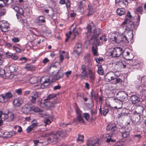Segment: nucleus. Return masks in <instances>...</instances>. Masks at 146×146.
<instances>
[{"instance_id":"49","label":"nucleus","mask_w":146,"mask_h":146,"mask_svg":"<svg viewBox=\"0 0 146 146\" xmlns=\"http://www.w3.org/2000/svg\"><path fill=\"white\" fill-rule=\"evenodd\" d=\"M123 36H125V38H126V40H125V38H123L122 39V42H124L126 43H128L129 42L128 40V37H127V35H123Z\"/></svg>"},{"instance_id":"29","label":"nucleus","mask_w":146,"mask_h":146,"mask_svg":"<svg viewBox=\"0 0 146 146\" xmlns=\"http://www.w3.org/2000/svg\"><path fill=\"white\" fill-rule=\"evenodd\" d=\"M98 48L96 46H93L92 47V50L94 56H97L98 54L97 53Z\"/></svg>"},{"instance_id":"34","label":"nucleus","mask_w":146,"mask_h":146,"mask_svg":"<svg viewBox=\"0 0 146 146\" xmlns=\"http://www.w3.org/2000/svg\"><path fill=\"white\" fill-rule=\"evenodd\" d=\"M84 136L83 135H78V137L77 139L78 142H80L82 143L84 141Z\"/></svg>"},{"instance_id":"60","label":"nucleus","mask_w":146,"mask_h":146,"mask_svg":"<svg viewBox=\"0 0 146 146\" xmlns=\"http://www.w3.org/2000/svg\"><path fill=\"white\" fill-rule=\"evenodd\" d=\"M71 32H69V34H66V36H67V38H66V39L65 40V41L66 42H67L68 41V38L70 37V36L71 35Z\"/></svg>"},{"instance_id":"11","label":"nucleus","mask_w":146,"mask_h":146,"mask_svg":"<svg viewBox=\"0 0 146 146\" xmlns=\"http://www.w3.org/2000/svg\"><path fill=\"white\" fill-rule=\"evenodd\" d=\"M99 141V140L97 139L93 140L88 139L87 140L86 145L87 146H98Z\"/></svg>"},{"instance_id":"59","label":"nucleus","mask_w":146,"mask_h":146,"mask_svg":"<svg viewBox=\"0 0 146 146\" xmlns=\"http://www.w3.org/2000/svg\"><path fill=\"white\" fill-rule=\"evenodd\" d=\"M66 124L64 123H60V126L62 127H66V126H67L68 124Z\"/></svg>"},{"instance_id":"53","label":"nucleus","mask_w":146,"mask_h":146,"mask_svg":"<svg viewBox=\"0 0 146 146\" xmlns=\"http://www.w3.org/2000/svg\"><path fill=\"white\" fill-rule=\"evenodd\" d=\"M12 41L16 43L19 41V39L18 38L15 37L12 38Z\"/></svg>"},{"instance_id":"61","label":"nucleus","mask_w":146,"mask_h":146,"mask_svg":"<svg viewBox=\"0 0 146 146\" xmlns=\"http://www.w3.org/2000/svg\"><path fill=\"white\" fill-rule=\"evenodd\" d=\"M61 88V86L59 85H57L54 86L53 88V89L54 90H57L58 89H59Z\"/></svg>"},{"instance_id":"46","label":"nucleus","mask_w":146,"mask_h":146,"mask_svg":"<svg viewBox=\"0 0 146 146\" xmlns=\"http://www.w3.org/2000/svg\"><path fill=\"white\" fill-rule=\"evenodd\" d=\"M13 54L9 52H7L5 54L7 57L8 58H10L11 57Z\"/></svg>"},{"instance_id":"63","label":"nucleus","mask_w":146,"mask_h":146,"mask_svg":"<svg viewBox=\"0 0 146 146\" xmlns=\"http://www.w3.org/2000/svg\"><path fill=\"white\" fill-rule=\"evenodd\" d=\"M82 69V71H86V66L84 65H83L82 66L81 68Z\"/></svg>"},{"instance_id":"4","label":"nucleus","mask_w":146,"mask_h":146,"mask_svg":"<svg viewBox=\"0 0 146 146\" xmlns=\"http://www.w3.org/2000/svg\"><path fill=\"white\" fill-rule=\"evenodd\" d=\"M135 83L138 84V86L139 88L140 87H142L146 85V76H144L141 78L140 76H138Z\"/></svg>"},{"instance_id":"9","label":"nucleus","mask_w":146,"mask_h":146,"mask_svg":"<svg viewBox=\"0 0 146 146\" xmlns=\"http://www.w3.org/2000/svg\"><path fill=\"white\" fill-rule=\"evenodd\" d=\"M82 50L81 44L80 43H77L76 44L74 48L73 51V54L76 56H78L80 54Z\"/></svg>"},{"instance_id":"24","label":"nucleus","mask_w":146,"mask_h":146,"mask_svg":"<svg viewBox=\"0 0 146 146\" xmlns=\"http://www.w3.org/2000/svg\"><path fill=\"white\" fill-rule=\"evenodd\" d=\"M21 110L25 114H30L32 113V112H31V107L29 108L26 106H23Z\"/></svg>"},{"instance_id":"41","label":"nucleus","mask_w":146,"mask_h":146,"mask_svg":"<svg viewBox=\"0 0 146 146\" xmlns=\"http://www.w3.org/2000/svg\"><path fill=\"white\" fill-rule=\"evenodd\" d=\"M38 125V123L36 120L33 121V122L32 123V125H31L33 128L37 126Z\"/></svg>"},{"instance_id":"55","label":"nucleus","mask_w":146,"mask_h":146,"mask_svg":"<svg viewBox=\"0 0 146 146\" xmlns=\"http://www.w3.org/2000/svg\"><path fill=\"white\" fill-rule=\"evenodd\" d=\"M11 58L14 60H16L18 59V57L17 56L13 54Z\"/></svg>"},{"instance_id":"36","label":"nucleus","mask_w":146,"mask_h":146,"mask_svg":"<svg viewBox=\"0 0 146 146\" xmlns=\"http://www.w3.org/2000/svg\"><path fill=\"white\" fill-rule=\"evenodd\" d=\"M56 95L55 94H50L49 95L47 98L44 99V100H49L53 98L56 96Z\"/></svg>"},{"instance_id":"45","label":"nucleus","mask_w":146,"mask_h":146,"mask_svg":"<svg viewBox=\"0 0 146 146\" xmlns=\"http://www.w3.org/2000/svg\"><path fill=\"white\" fill-rule=\"evenodd\" d=\"M84 118L86 120H88L89 118V115L88 113H85L83 114Z\"/></svg>"},{"instance_id":"21","label":"nucleus","mask_w":146,"mask_h":146,"mask_svg":"<svg viewBox=\"0 0 146 146\" xmlns=\"http://www.w3.org/2000/svg\"><path fill=\"white\" fill-rule=\"evenodd\" d=\"M13 0H0V8L5 6L6 4L9 5L13 3Z\"/></svg>"},{"instance_id":"27","label":"nucleus","mask_w":146,"mask_h":146,"mask_svg":"<svg viewBox=\"0 0 146 146\" xmlns=\"http://www.w3.org/2000/svg\"><path fill=\"white\" fill-rule=\"evenodd\" d=\"M17 69L18 68L17 66L15 64L11 65L9 68V70L11 73L15 72Z\"/></svg>"},{"instance_id":"57","label":"nucleus","mask_w":146,"mask_h":146,"mask_svg":"<svg viewBox=\"0 0 146 146\" xmlns=\"http://www.w3.org/2000/svg\"><path fill=\"white\" fill-rule=\"evenodd\" d=\"M130 53L128 52L127 51L124 53V56L126 57V58L127 59L128 57L129 56Z\"/></svg>"},{"instance_id":"33","label":"nucleus","mask_w":146,"mask_h":146,"mask_svg":"<svg viewBox=\"0 0 146 146\" xmlns=\"http://www.w3.org/2000/svg\"><path fill=\"white\" fill-rule=\"evenodd\" d=\"M143 11V9L141 6H139L135 9L136 12L138 14H141Z\"/></svg>"},{"instance_id":"52","label":"nucleus","mask_w":146,"mask_h":146,"mask_svg":"<svg viewBox=\"0 0 146 146\" xmlns=\"http://www.w3.org/2000/svg\"><path fill=\"white\" fill-rule=\"evenodd\" d=\"M5 97L3 96H0V102H5Z\"/></svg>"},{"instance_id":"58","label":"nucleus","mask_w":146,"mask_h":146,"mask_svg":"<svg viewBox=\"0 0 146 146\" xmlns=\"http://www.w3.org/2000/svg\"><path fill=\"white\" fill-rule=\"evenodd\" d=\"M71 73L72 72L71 71H69L66 72L65 73V74L67 77H68L71 74Z\"/></svg>"},{"instance_id":"13","label":"nucleus","mask_w":146,"mask_h":146,"mask_svg":"<svg viewBox=\"0 0 146 146\" xmlns=\"http://www.w3.org/2000/svg\"><path fill=\"white\" fill-rule=\"evenodd\" d=\"M121 133L122 137L124 138L127 137L129 134V131L128 129L126 128H122L119 130Z\"/></svg>"},{"instance_id":"25","label":"nucleus","mask_w":146,"mask_h":146,"mask_svg":"<svg viewBox=\"0 0 146 146\" xmlns=\"http://www.w3.org/2000/svg\"><path fill=\"white\" fill-rule=\"evenodd\" d=\"M131 101L133 104H137L140 101V99L136 95H133L131 97Z\"/></svg>"},{"instance_id":"17","label":"nucleus","mask_w":146,"mask_h":146,"mask_svg":"<svg viewBox=\"0 0 146 146\" xmlns=\"http://www.w3.org/2000/svg\"><path fill=\"white\" fill-rule=\"evenodd\" d=\"M88 75L90 81H93L95 79V72L92 70L89 69L88 70Z\"/></svg>"},{"instance_id":"7","label":"nucleus","mask_w":146,"mask_h":146,"mask_svg":"<svg viewBox=\"0 0 146 146\" xmlns=\"http://www.w3.org/2000/svg\"><path fill=\"white\" fill-rule=\"evenodd\" d=\"M122 53V49L121 48L116 47L114 49L111 55L113 57H117L119 56Z\"/></svg>"},{"instance_id":"47","label":"nucleus","mask_w":146,"mask_h":146,"mask_svg":"<svg viewBox=\"0 0 146 146\" xmlns=\"http://www.w3.org/2000/svg\"><path fill=\"white\" fill-rule=\"evenodd\" d=\"M15 92L19 95H20L22 94V90L20 88L16 90Z\"/></svg>"},{"instance_id":"22","label":"nucleus","mask_w":146,"mask_h":146,"mask_svg":"<svg viewBox=\"0 0 146 146\" xmlns=\"http://www.w3.org/2000/svg\"><path fill=\"white\" fill-rule=\"evenodd\" d=\"M107 40V38L106 37V36L105 35H103L100 37V41H99V42H98L97 40L96 41L94 42L93 43L95 44H97L98 45H101L102 44V42H106Z\"/></svg>"},{"instance_id":"32","label":"nucleus","mask_w":146,"mask_h":146,"mask_svg":"<svg viewBox=\"0 0 146 146\" xmlns=\"http://www.w3.org/2000/svg\"><path fill=\"white\" fill-rule=\"evenodd\" d=\"M12 96V94L10 92L7 93L4 96L5 101H7L9 100Z\"/></svg>"},{"instance_id":"35","label":"nucleus","mask_w":146,"mask_h":146,"mask_svg":"<svg viewBox=\"0 0 146 146\" xmlns=\"http://www.w3.org/2000/svg\"><path fill=\"white\" fill-rule=\"evenodd\" d=\"M31 107V112L34 111L35 112H37L40 111V109L39 108L35 106H33Z\"/></svg>"},{"instance_id":"37","label":"nucleus","mask_w":146,"mask_h":146,"mask_svg":"<svg viewBox=\"0 0 146 146\" xmlns=\"http://www.w3.org/2000/svg\"><path fill=\"white\" fill-rule=\"evenodd\" d=\"M91 97H94L95 99H97L98 98V94L92 91L91 92Z\"/></svg>"},{"instance_id":"23","label":"nucleus","mask_w":146,"mask_h":146,"mask_svg":"<svg viewBox=\"0 0 146 146\" xmlns=\"http://www.w3.org/2000/svg\"><path fill=\"white\" fill-rule=\"evenodd\" d=\"M11 7L18 13H19L21 15H23L24 11L22 8L19 7L18 6H16L15 7L12 6Z\"/></svg>"},{"instance_id":"20","label":"nucleus","mask_w":146,"mask_h":146,"mask_svg":"<svg viewBox=\"0 0 146 146\" xmlns=\"http://www.w3.org/2000/svg\"><path fill=\"white\" fill-rule=\"evenodd\" d=\"M41 77L39 76H33L31 77L29 80V82L31 84H34L40 82Z\"/></svg>"},{"instance_id":"14","label":"nucleus","mask_w":146,"mask_h":146,"mask_svg":"<svg viewBox=\"0 0 146 146\" xmlns=\"http://www.w3.org/2000/svg\"><path fill=\"white\" fill-rule=\"evenodd\" d=\"M123 38H125V40L126 39L125 36H123V35H121L118 36H115L113 38H112V40L115 41L116 43H119L122 42Z\"/></svg>"},{"instance_id":"42","label":"nucleus","mask_w":146,"mask_h":146,"mask_svg":"<svg viewBox=\"0 0 146 146\" xmlns=\"http://www.w3.org/2000/svg\"><path fill=\"white\" fill-rule=\"evenodd\" d=\"M51 121L50 120V119H46L45 120V121H44V123L45 124V126H46V125H48L50 123H51Z\"/></svg>"},{"instance_id":"43","label":"nucleus","mask_w":146,"mask_h":146,"mask_svg":"<svg viewBox=\"0 0 146 146\" xmlns=\"http://www.w3.org/2000/svg\"><path fill=\"white\" fill-rule=\"evenodd\" d=\"M45 105L50 107L54 106V104L52 103H50V102H46L44 103Z\"/></svg>"},{"instance_id":"30","label":"nucleus","mask_w":146,"mask_h":146,"mask_svg":"<svg viewBox=\"0 0 146 146\" xmlns=\"http://www.w3.org/2000/svg\"><path fill=\"white\" fill-rule=\"evenodd\" d=\"M117 13L119 15L121 16L125 13V11L124 9H119L117 10Z\"/></svg>"},{"instance_id":"40","label":"nucleus","mask_w":146,"mask_h":146,"mask_svg":"<svg viewBox=\"0 0 146 146\" xmlns=\"http://www.w3.org/2000/svg\"><path fill=\"white\" fill-rule=\"evenodd\" d=\"M59 58L60 62V63L62 62L64 59V55L61 54H59Z\"/></svg>"},{"instance_id":"16","label":"nucleus","mask_w":146,"mask_h":146,"mask_svg":"<svg viewBox=\"0 0 146 146\" xmlns=\"http://www.w3.org/2000/svg\"><path fill=\"white\" fill-rule=\"evenodd\" d=\"M106 129L107 131H111L113 132L117 130V127L115 123H110L107 125Z\"/></svg>"},{"instance_id":"15","label":"nucleus","mask_w":146,"mask_h":146,"mask_svg":"<svg viewBox=\"0 0 146 146\" xmlns=\"http://www.w3.org/2000/svg\"><path fill=\"white\" fill-rule=\"evenodd\" d=\"M9 28V24L6 21H3L0 25V28L3 32H7Z\"/></svg>"},{"instance_id":"3","label":"nucleus","mask_w":146,"mask_h":146,"mask_svg":"<svg viewBox=\"0 0 146 146\" xmlns=\"http://www.w3.org/2000/svg\"><path fill=\"white\" fill-rule=\"evenodd\" d=\"M95 27L92 22L90 24L88 25L86 27V29L87 30V35H89L91 33V31L92 29L94 30L93 36L91 38L90 41L91 43L93 41H94V42L96 41V37L98 36L100 33V29H95Z\"/></svg>"},{"instance_id":"5","label":"nucleus","mask_w":146,"mask_h":146,"mask_svg":"<svg viewBox=\"0 0 146 146\" xmlns=\"http://www.w3.org/2000/svg\"><path fill=\"white\" fill-rule=\"evenodd\" d=\"M116 76L115 72H110L108 73L105 76V78L106 81L110 82L114 80L116 78Z\"/></svg>"},{"instance_id":"48","label":"nucleus","mask_w":146,"mask_h":146,"mask_svg":"<svg viewBox=\"0 0 146 146\" xmlns=\"http://www.w3.org/2000/svg\"><path fill=\"white\" fill-rule=\"evenodd\" d=\"M82 76H84L85 77H87L88 74L86 71H82L81 73Z\"/></svg>"},{"instance_id":"6","label":"nucleus","mask_w":146,"mask_h":146,"mask_svg":"<svg viewBox=\"0 0 146 146\" xmlns=\"http://www.w3.org/2000/svg\"><path fill=\"white\" fill-rule=\"evenodd\" d=\"M50 79L48 77H43L42 78H41V79L40 82L43 81V83L41 84L40 85H36V86L38 87L37 88H36V89H39V88H44L45 87V84L48 83L50 81Z\"/></svg>"},{"instance_id":"64","label":"nucleus","mask_w":146,"mask_h":146,"mask_svg":"<svg viewBox=\"0 0 146 146\" xmlns=\"http://www.w3.org/2000/svg\"><path fill=\"white\" fill-rule=\"evenodd\" d=\"M115 79H116V80H117L116 81H117V83H119L120 82H121L122 81V80L119 78H116Z\"/></svg>"},{"instance_id":"31","label":"nucleus","mask_w":146,"mask_h":146,"mask_svg":"<svg viewBox=\"0 0 146 146\" xmlns=\"http://www.w3.org/2000/svg\"><path fill=\"white\" fill-rule=\"evenodd\" d=\"M33 95L30 96L29 97V99H30L31 97L34 98L35 99H36L39 97L40 94L37 92H33Z\"/></svg>"},{"instance_id":"62","label":"nucleus","mask_w":146,"mask_h":146,"mask_svg":"<svg viewBox=\"0 0 146 146\" xmlns=\"http://www.w3.org/2000/svg\"><path fill=\"white\" fill-rule=\"evenodd\" d=\"M48 61L49 60L48 58H45L43 60L42 62L43 63L45 64L48 62Z\"/></svg>"},{"instance_id":"51","label":"nucleus","mask_w":146,"mask_h":146,"mask_svg":"<svg viewBox=\"0 0 146 146\" xmlns=\"http://www.w3.org/2000/svg\"><path fill=\"white\" fill-rule=\"evenodd\" d=\"M109 111V110L108 109H105L103 110V114L105 116Z\"/></svg>"},{"instance_id":"38","label":"nucleus","mask_w":146,"mask_h":146,"mask_svg":"<svg viewBox=\"0 0 146 146\" xmlns=\"http://www.w3.org/2000/svg\"><path fill=\"white\" fill-rule=\"evenodd\" d=\"M95 60L98 64H99L100 62L102 61L103 60V58L101 57L98 58L97 57L95 58Z\"/></svg>"},{"instance_id":"50","label":"nucleus","mask_w":146,"mask_h":146,"mask_svg":"<svg viewBox=\"0 0 146 146\" xmlns=\"http://www.w3.org/2000/svg\"><path fill=\"white\" fill-rule=\"evenodd\" d=\"M2 56L3 55L0 54V65H2L3 62L4 61Z\"/></svg>"},{"instance_id":"56","label":"nucleus","mask_w":146,"mask_h":146,"mask_svg":"<svg viewBox=\"0 0 146 146\" xmlns=\"http://www.w3.org/2000/svg\"><path fill=\"white\" fill-rule=\"evenodd\" d=\"M76 111L78 114V115H81V111L77 107L76 108Z\"/></svg>"},{"instance_id":"28","label":"nucleus","mask_w":146,"mask_h":146,"mask_svg":"<svg viewBox=\"0 0 146 146\" xmlns=\"http://www.w3.org/2000/svg\"><path fill=\"white\" fill-rule=\"evenodd\" d=\"M98 67V68L97 71V73L100 75H103L104 74V71L102 68L101 66H100L98 64L96 65Z\"/></svg>"},{"instance_id":"2","label":"nucleus","mask_w":146,"mask_h":146,"mask_svg":"<svg viewBox=\"0 0 146 146\" xmlns=\"http://www.w3.org/2000/svg\"><path fill=\"white\" fill-rule=\"evenodd\" d=\"M66 135L65 131L63 130L58 131L55 134H53L52 132H50L48 134H46L45 136H47L49 135L50 137L48 139V141H50L53 144L57 143L61 138L65 136Z\"/></svg>"},{"instance_id":"19","label":"nucleus","mask_w":146,"mask_h":146,"mask_svg":"<svg viewBox=\"0 0 146 146\" xmlns=\"http://www.w3.org/2000/svg\"><path fill=\"white\" fill-rule=\"evenodd\" d=\"M84 59L85 63H88L89 66H92V64L90 57V54L89 53H87L85 54Z\"/></svg>"},{"instance_id":"18","label":"nucleus","mask_w":146,"mask_h":146,"mask_svg":"<svg viewBox=\"0 0 146 146\" xmlns=\"http://www.w3.org/2000/svg\"><path fill=\"white\" fill-rule=\"evenodd\" d=\"M23 102L22 99L20 98H18L14 100L13 104L15 107H18L21 105Z\"/></svg>"},{"instance_id":"10","label":"nucleus","mask_w":146,"mask_h":146,"mask_svg":"<svg viewBox=\"0 0 146 146\" xmlns=\"http://www.w3.org/2000/svg\"><path fill=\"white\" fill-rule=\"evenodd\" d=\"M34 22L38 25H41L42 23L45 22V18L43 16H39L36 18Z\"/></svg>"},{"instance_id":"39","label":"nucleus","mask_w":146,"mask_h":146,"mask_svg":"<svg viewBox=\"0 0 146 146\" xmlns=\"http://www.w3.org/2000/svg\"><path fill=\"white\" fill-rule=\"evenodd\" d=\"M34 128L31 125L28 127L26 129V131L27 133H30L33 130Z\"/></svg>"},{"instance_id":"54","label":"nucleus","mask_w":146,"mask_h":146,"mask_svg":"<svg viewBox=\"0 0 146 146\" xmlns=\"http://www.w3.org/2000/svg\"><path fill=\"white\" fill-rule=\"evenodd\" d=\"M29 99L31 102L32 103L35 104L36 102V99L34 98L31 97Z\"/></svg>"},{"instance_id":"44","label":"nucleus","mask_w":146,"mask_h":146,"mask_svg":"<svg viewBox=\"0 0 146 146\" xmlns=\"http://www.w3.org/2000/svg\"><path fill=\"white\" fill-rule=\"evenodd\" d=\"M78 118L77 120L79 122H83L84 121L82 117L81 116V115H78Z\"/></svg>"},{"instance_id":"12","label":"nucleus","mask_w":146,"mask_h":146,"mask_svg":"<svg viewBox=\"0 0 146 146\" xmlns=\"http://www.w3.org/2000/svg\"><path fill=\"white\" fill-rule=\"evenodd\" d=\"M5 119H7L8 121H12L15 118V115L11 112H8L7 114H4Z\"/></svg>"},{"instance_id":"26","label":"nucleus","mask_w":146,"mask_h":146,"mask_svg":"<svg viewBox=\"0 0 146 146\" xmlns=\"http://www.w3.org/2000/svg\"><path fill=\"white\" fill-rule=\"evenodd\" d=\"M25 69L28 71H33L35 70L36 68L34 66L31 64H26Z\"/></svg>"},{"instance_id":"1","label":"nucleus","mask_w":146,"mask_h":146,"mask_svg":"<svg viewBox=\"0 0 146 146\" xmlns=\"http://www.w3.org/2000/svg\"><path fill=\"white\" fill-rule=\"evenodd\" d=\"M121 27L124 30L125 33H129L132 37L133 32L132 31L135 29V24L134 23L127 18H125L121 24Z\"/></svg>"},{"instance_id":"8","label":"nucleus","mask_w":146,"mask_h":146,"mask_svg":"<svg viewBox=\"0 0 146 146\" xmlns=\"http://www.w3.org/2000/svg\"><path fill=\"white\" fill-rule=\"evenodd\" d=\"M125 63L122 61H117L116 62L115 68L117 70H121L126 68Z\"/></svg>"}]
</instances>
